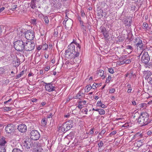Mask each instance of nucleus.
I'll return each mask as SVG.
<instances>
[{"mask_svg":"<svg viewBox=\"0 0 152 152\" xmlns=\"http://www.w3.org/2000/svg\"><path fill=\"white\" fill-rule=\"evenodd\" d=\"M0 152H6L5 148L0 147Z\"/></svg>","mask_w":152,"mask_h":152,"instance_id":"79ce46f5","label":"nucleus"},{"mask_svg":"<svg viewBox=\"0 0 152 152\" xmlns=\"http://www.w3.org/2000/svg\"><path fill=\"white\" fill-rule=\"evenodd\" d=\"M93 129H91L89 131V133L91 134H93L94 133V132L93 131Z\"/></svg>","mask_w":152,"mask_h":152,"instance_id":"6e6d98bb","label":"nucleus"},{"mask_svg":"<svg viewBox=\"0 0 152 152\" xmlns=\"http://www.w3.org/2000/svg\"><path fill=\"white\" fill-rule=\"evenodd\" d=\"M77 48V51L75 50V45L72 43H70L68 46L67 49L65 51L66 57L68 58H75L78 57L79 55L80 50L79 48Z\"/></svg>","mask_w":152,"mask_h":152,"instance_id":"f257e3e1","label":"nucleus"},{"mask_svg":"<svg viewBox=\"0 0 152 152\" xmlns=\"http://www.w3.org/2000/svg\"><path fill=\"white\" fill-rule=\"evenodd\" d=\"M104 143L102 141H100L99 143L98 144V146L99 148H101L103 146Z\"/></svg>","mask_w":152,"mask_h":152,"instance_id":"e433bc0d","label":"nucleus"},{"mask_svg":"<svg viewBox=\"0 0 152 152\" xmlns=\"http://www.w3.org/2000/svg\"><path fill=\"white\" fill-rule=\"evenodd\" d=\"M73 126V121L70 120L64 123L62 126H59L58 128V131L63 133L71 129Z\"/></svg>","mask_w":152,"mask_h":152,"instance_id":"39448f33","label":"nucleus"},{"mask_svg":"<svg viewBox=\"0 0 152 152\" xmlns=\"http://www.w3.org/2000/svg\"><path fill=\"white\" fill-rule=\"evenodd\" d=\"M101 29V32L102 33L104 38L106 39H108L109 36L108 31L104 27H102Z\"/></svg>","mask_w":152,"mask_h":152,"instance_id":"a211bd4d","label":"nucleus"},{"mask_svg":"<svg viewBox=\"0 0 152 152\" xmlns=\"http://www.w3.org/2000/svg\"><path fill=\"white\" fill-rule=\"evenodd\" d=\"M143 140H140L137 141L135 144L136 145V146L139 147H141L143 145Z\"/></svg>","mask_w":152,"mask_h":152,"instance_id":"393cba45","label":"nucleus"},{"mask_svg":"<svg viewBox=\"0 0 152 152\" xmlns=\"http://www.w3.org/2000/svg\"><path fill=\"white\" fill-rule=\"evenodd\" d=\"M149 83L151 85L152 87V77H151L149 78Z\"/></svg>","mask_w":152,"mask_h":152,"instance_id":"864d4df0","label":"nucleus"},{"mask_svg":"<svg viewBox=\"0 0 152 152\" xmlns=\"http://www.w3.org/2000/svg\"><path fill=\"white\" fill-rule=\"evenodd\" d=\"M134 42L135 43V47L137 49L138 48H139L140 49H143V44L141 38L138 37H135L134 39Z\"/></svg>","mask_w":152,"mask_h":152,"instance_id":"0eeeda50","label":"nucleus"},{"mask_svg":"<svg viewBox=\"0 0 152 152\" xmlns=\"http://www.w3.org/2000/svg\"><path fill=\"white\" fill-rule=\"evenodd\" d=\"M18 129L21 133H24L27 130V126L24 124H21L18 126Z\"/></svg>","mask_w":152,"mask_h":152,"instance_id":"2eb2a0df","label":"nucleus"},{"mask_svg":"<svg viewBox=\"0 0 152 152\" xmlns=\"http://www.w3.org/2000/svg\"><path fill=\"white\" fill-rule=\"evenodd\" d=\"M63 23L64 25H65V26L66 27L71 28L73 24V21L70 19L66 20H64L63 21Z\"/></svg>","mask_w":152,"mask_h":152,"instance_id":"4468645a","label":"nucleus"},{"mask_svg":"<svg viewBox=\"0 0 152 152\" xmlns=\"http://www.w3.org/2000/svg\"><path fill=\"white\" fill-rule=\"evenodd\" d=\"M53 116V115L52 113H51L47 115V118H52Z\"/></svg>","mask_w":152,"mask_h":152,"instance_id":"4d7b16f0","label":"nucleus"},{"mask_svg":"<svg viewBox=\"0 0 152 152\" xmlns=\"http://www.w3.org/2000/svg\"><path fill=\"white\" fill-rule=\"evenodd\" d=\"M132 90V89L131 88H129L127 91V93H131V91Z\"/></svg>","mask_w":152,"mask_h":152,"instance_id":"0e129e2a","label":"nucleus"},{"mask_svg":"<svg viewBox=\"0 0 152 152\" xmlns=\"http://www.w3.org/2000/svg\"><path fill=\"white\" fill-rule=\"evenodd\" d=\"M42 46V49L43 50H46L48 48V45L46 44H44Z\"/></svg>","mask_w":152,"mask_h":152,"instance_id":"72a5a7b5","label":"nucleus"},{"mask_svg":"<svg viewBox=\"0 0 152 152\" xmlns=\"http://www.w3.org/2000/svg\"><path fill=\"white\" fill-rule=\"evenodd\" d=\"M81 27V28L83 30L86 31L85 27H84V26L83 25V22H80Z\"/></svg>","mask_w":152,"mask_h":152,"instance_id":"49530a36","label":"nucleus"},{"mask_svg":"<svg viewBox=\"0 0 152 152\" xmlns=\"http://www.w3.org/2000/svg\"><path fill=\"white\" fill-rule=\"evenodd\" d=\"M1 45H0V49L1 50H4L8 46V42L4 40H1Z\"/></svg>","mask_w":152,"mask_h":152,"instance_id":"6ab92c4d","label":"nucleus"},{"mask_svg":"<svg viewBox=\"0 0 152 152\" xmlns=\"http://www.w3.org/2000/svg\"><path fill=\"white\" fill-rule=\"evenodd\" d=\"M143 26L144 27L147 28L148 26V24L145 23H144L143 24Z\"/></svg>","mask_w":152,"mask_h":152,"instance_id":"5fc2aeb1","label":"nucleus"},{"mask_svg":"<svg viewBox=\"0 0 152 152\" xmlns=\"http://www.w3.org/2000/svg\"><path fill=\"white\" fill-rule=\"evenodd\" d=\"M131 22V19L130 18H126L125 19L124 24L126 26H130Z\"/></svg>","mask_w":152,"mask_h":152,"instance_id":"5701e85b","label":"nucleus"},{"mask_svg":"<svg viewBox=\"0 0 152 152\" xmlns=\"http://www.w3.org/2000/svg\"><path fill=\"white\" fill-rule=\"evenodd\" d=\"M76 97L77 98L81 99H82L85 98V94L83 92L82 90H80L77 94Z\"/></svg>","mask_w":152,"mask_h":152,"instance_id":"aec40b11","label":"nucleus"},{"mask_svg":"<svg viewBox=\"0 0 152 152\" xmlns=\"http://www.w3.org/2000/svg\"><path fill=\"white\" fill-rule=\"evenodd\" d=\"M50 69V67L49 66H47L45 68V70L46 71H48Z\"/></svg>","mask_w":152,"mask_h":152,"instance_id":"680f3d73","label":"nucleus"},{"mask_svg":"<svg viewBox=\"0 0 152 152\" xmlns=\"http://www.w3.org/2000/svg\"><path fill=\"white\" fill-rule=\"evenodd\" d=\"M4 110L5 111H10L12 110V108L9 107H5L4 108Z\"/></svg>","mask_w":152,"mask_h":152,"instance_id":"f704fd0d","label":"nucleus"},{"mask_svg":"<svg viewBox=\"0 0 152 152\" xmlns=\"http://www.w3.org/2000/svg\"><path fill=\"white\" fill-rule=\"evenodd\" d=\"M142 136L143 134L142 133H140L139 132L137 133L135 135V137H139V138L142 137Z\"/></svg>","mask_w":152,"mask_h":152,"instance_id":"c9c22d12","label":"nucleus"},{"mask_svg":"<svg viewBox=\"0 0 152 152\" xmlns=\"http://www.w3.org/2000/svg\"><path fill=\"white\" fill-rule=\"evenodd\" d=\"M35 46V44L34 43L28 41L26 39L24 49L26 50L30 51L33 50L34 49Z\"/></svg>","mask_w":152,"mask_h":152,"instance_id":"423d86ee","label":"nucleus"},{"mask_svg":"<svg viewBox=\"0 0 152 152\" xmlns=\"http://www.w3.org/2000/svg\"><path fill=\"white\" fill-rule=\"evenodd\" d=\"M97 74L100 76L102 77V79H104L105 77V75L104 74V71L101 69L97 71Z\"/></svg>","mask_w":152,"mask_h":152,"instance_id":"4be33fe9","label":"nucleus"},{"mask_svg":"<svg viewBox=\"0 0 152 152\" xmlns=\"http://www.w3.org/2000/svg\"><path fill=\"white\" fill-rule=\"evenodd\" d=\"M109 72L110 73L113 74L114 73L113 69L112 68H109Z\"/></svg>","mask_w":152,"mask_h":152,"instance_id":"603ef678","label":"nucleus"},{"mask_svg":"<svg viewBox=\"0 0 152 152\" xmlns=\"http://www.w3.org/2000/svg\"><path fill=\"white\" fill-rule=\"evenodd\" d=\"M102 104V102L101 101H98L96 104V106L100 107V105H101Z\"/></svg>","mask_w":152,"mask_h":152,"instance_id":"09e8293b","label":"nucleus"},{"mask_svg":"<svg viewBox=\"0 0 152 152\" xmlns=\"http://www.w3.org/2000/svg\"><path fill=\"white\" fill-rule=\"evenodd\" d=\"M25 38L27 40H33L34 37V32L32 31L28 30L25 33Z\"/></svg>","mask_w":152,"mask_h":152,"instance_id":"1a4fd4ad","label":"nucleus"},{"mask_svg":"<svg viewBox=\"0 0 152 152\" xmlns=\"http://www.w3.org/2000/svg\"><path fill=\"white\" fill-rule=\"evenodd\" d=\"M111 79V77L109 76L107 77L106 79V82L107 83H109L110 82V80Z\"/></svg>","mask_w":152,"mask_h":152,"instance_id":"de8ad7c7","label":"nucleus"},{"mask_svg":"<svg viewBox=\"0 0 152 152\" xmlns=\"http://www.w3.org/2000/svg\"><path fill=\"white\" fill-rule=\"evenodd\" d=\"M45 88L46 91L51 92L53 91H55L56 89V87L53 86L52 83H45Z\"/></svg>","mask_w":152,"mask_h":152,"instance_id":"ddd939ff","label":"nucleus"},{"mask_svg":"<svg viewBox=\"0 0 152 152\" xmlns=\"http://www.w3.org/2000/svg\"><path fill=\"white\" fill-rule=\"evenodd\" d=\"M152 133V132L150 130L148 131L147 132V134L148 135H150Z\"/></svg>","mask_w":152,"mask_h":152,"instance_id":"e2e57ef3","label":"nucleus"},{"mask_svg":"<svg viewBox=\"0 0 152 152\" xmlns=\"http://www.w3.org/2000/svg\"><path fill=\"white\" fill-rule=\"evenodd\" d=\"M150 57L148 54V53L145 51L143 53L141 58L142 61L145 64L147 63L150 60Z\"/></svg>","mask_w":152,"mask_h":152,"instance_id":"f8f14e48","label":"nucleus"},{"mask_svg":"<svg viewBox=\"0 0 152 152\" xmlns=\"http://www.w3.org/2000/svg\"><path fill=\"white\" fill-rule=\"evenodd\" d=\"M30 7L32 9V12L34 13L36 15H40V12L39 11L37 8H41L40 5L39 4V1L37 0H32L31 2L29 4Z\"/></svg>","mask_w":152,"mask_h":152,"instance_id":"20e7f679","label":"nucleus"},{"mask_svg":"<svg viewBox=\"0 0 152 152\" xmlns=\"http://www.w3.org/2000/svg\"><path fill=\"white\" fill-rule=\"evenodd\" d=\"M115 91V89L114 88H112L110 90V93H113Z\"/></svg>","mask_w":152,"mask_h":152,"instance_id":"052dcab7","label":"nucleus"},{"mask_svg":"<svg viewBox=\"0 0 152 152\" xmlns=\"http://www.w3.org/2000/svg\"><path fill=\"white\" fill-rule=\"evenodd\" d=\"M47 122L46 121L45 118H43L41 121L42 125V126H45L47 124Z\"/></svg>","mask_w":152,"mask_h":152,"instance_id":"7c9ffc66","label":"nucleus"},{"mask_svg":"<svg viewBox=\"0 0 152 152\" xmlns=\"http://www.w3.org/2000/svg\"><path fill=\"white\" fill-rule=\"evenodd\" d=\"M12 152H22V151L18 148H14Z\"/></svg>","mask_w":152,"mask_h":152,"instance_id":"4c0bfd02","label":"nucleus"},{"mask_svg":"<svg viewBox=\"0 0 152 152\" xmlns=\"http://www.w3.org/2000/svg\"><path fill=\"white\" fill-rule=\"evenodd\" d=\"M149 114L146 112H142L138 117V121L142 126H145L151 122V120L149 119Z\"/></svg>","mask_w":152,"mask_h":152,"instance_id":"f03ea898","label":"nucleus"},{"mask_svg":"<svg viewBox=\"0 0 152 152\" xmlns=\"http://www.w3.org/2000/svg\"><path fill=\"white\" fill-rule=\"evenodd\" d=\"M147 104L148 105L152 104V100H151L149 102H148Z\"/></svg>","mask_w":152,"mask_h":152,"instance_id":"774afa93","label":"nucleus"},{"mask_svg":"<svg viewBox=\"0 0 152 152\" xmlns=\"http://www.w3.org/2000/svg\"><path fill=\"white\" fill-rule=\"evenodd\" d=\"M99 114L100 115H104L105 114V111L104 109H100L99 110Z\"/></svg>","mask_w":152,"mask_h":152,"instance_id":"2f4dec72","label":"nucleus"},{"mask_svg":"<svg viewBox=\"0 0 152 152\" xmlns=\"http://www.w3.org/2000/svg\"><path fill=\"white\" fill-rule=\"evenodd\" d=\"M126 48L127 49H129L131 50H133V48L132 47L131 45H127L126 47Z\"/></svg>","mask_w":152,"mask_h":152,"instance_id":"37998d69","label":"nucleus"},{"mask_svg":"<svg viewBox=\"0 0 152 152\" xmlns=\"http://www.w3.org/2000/svg\"><path fill=\"white\" fill-rule=\"evenodd\" d=\"M146 75V77L145 79H148L149 78L150 76L151 75V73L149 71H147L145 73Z\"/></svg>","mask_w":152,"mask_h":152,"instance_id":"cd10ccee","label":"nucleus"},{"mask_svg":"<svg viewBox=\"0 0 152 152\" xmlns=\"http://www.w3.org/2000/svg\"><path fill=\"white\" fill-rule=\"evenodd\" d=\"M17 5L15 4H13L12 5L11 8L9 9V10H10L14 11L17 8Z\"/></svg>","mask_w":152,"mask_h":152,"instance_id":"a878e982","label":"nucleus"},{"mask_svg":"<svg viewBox=\"0 0 152 152\" xmlns=\"http://www.w3.org/2000/svg\"><path fill=\"white\" fill-rule=\"evenodd\" d=\"M124 63L126 64H129L131 62V61L129 59L125 60H124Z\"/></svg>","mask_w":152,"mask_h":152,"instance_id":"8fccbe9b","label":"nucleus"},{"mask_svg":"<svg viewBox=\"0 0 152 152\" xmlns=\"http://www.w3.org/2000/svg\"><path fill=\"white\" fill-rule=\"evenodd\" d=\"M71 43H72L74 45L75 44L77 47V48H79V50H80L81 48L80 46V45L78 43H77V42H76L75 40L74 39H73V42H71Z\"/></svg>","mask_w":152,"mask_h":152,"instance_id":"bb28decb","label":"nucleus"},{"mask_svg":"<svg viewBox=\"0 0 152 152\" xmlns=\"http://www.w3.org/2000/svg\"><path fill=\"white\" fill-rule=\"evenodd\" d=\"M52 4L56 8H59L61 6V3L59 0H53Z\"/></svg>","mask_w":152,"mask_h":152,"instance_id":"f3484780","label":"nucleus"},{"mask_svg":"<svg viewBox=\"0 0 152 152\" xmlns=\"http://www.w3.org/2000/svg\"><path fill=\"white\" fill-rule=\"evenodd\" d=\"M100 107L102 108H105L107 107V106L105 105L104 104H102L101 105H100Z\"/></svg>","mask_w":152,"mask_h":152,"instance_id":"13d9d810","label":"nucleus"},{"mask_svg":"<svg viewBox=\"0 0 152 152\" xmlns=\"http://www.w3.org/2000/svg\"><path fill=\"white\" fill-rule=\"evenodd\" d=\"M33 75L34 74L33 73L31 72H30L28 74V77H30L31 76H33Z\"/></svg>","mask_w":152,"mask_h":152,"instance_id":"69168bd1","label":"nucleus"},{"mask_svg":"<svg viewBox=\"0 0 152 152\" xmlns=\"http://www.w3.org/2000/svg\"><path fill=\"white\" fill-rule=\"evenodd\" d=\"M31 139L34 140H37L40 137L39 133L36 130H32L30 133Z\"/></svg>","mask_w":152,"mask_h":152,"instance_id":"9d476101","label":"nucleus"},{"mask_svg":"<svg viewBox=\"0 0 152 152\" xmlns=\"http://www.w3.org/2000/svg\"><path fill=\"white\" fill-rule=\"evenodd\" d=\"M92 87L91 85H88L86 87L85 92H88L91 89Z\"/></svg>","mask_w":152,"mask_h":152,"instance_id":"c756f323","label":"nucleus"},{"mask_svg":"<svg viewBox=\"0 0 152 152\" xmlns=\"http://www.w3.org/2000/svg\"><path fill=\"white\" fill-rule=\"evenodd\" d=\"M146 105L145 103H142L140 104V108H145L146 106Z\"/></svg>","mask_w":152,"mask_h":152,"instance_id":"ea45409f","label":"nucleus"},{"mask_svg":"<svg viewBox=\"0 0 152 152\" xmlns=\"http://www.w3.org/2000/svg\"><path fill=\"white\" fill-rule=\"evenodd\" d=\"M15 129V126L12 124H8L5 128L6 132L8 134H11L14 132Z\"/></svg>","mask_w":152,"mask_h":152,"instance_id":"9b49d317","label":"nucleus"},{"mask_svg":"<svg viewBox=\"0 0 152 152\" xmlns=\"http://www.w3.org/2000/svg\"><path fill=\"white\" fill-rule=\"evenodd\" d=\"M40 16V17H41L42 16H43L44 20L46 24H48V23L49 20L48 17L43 15L41 12L40 13V15L39 16V17Z\"/></svg>","mask_w":152,"mask_h":152,"instance_id":"b1692460","label":"nucleus"},{"mask_svg":"<svg viewBox=\"0 0 152 152\" xmlns=\"http://www.w3.org/2000/svg\"><path fill=\"white\" fill-rule=\"evenodd\" d=\"M98 85V84L96 83H94L92 86H91L92 88L93 89H95L97 88L96 87V86Z\"/></svg>","mask_w":152,"mask_h":152,"instance_id":"3c124183","label":"nucleus"},{"mask_svg":"<svg viewBox=\"0 0 152 152\" xmlns=\"http://www.w3.org/2000/svg\"><path fill=\"white\" fill-rule=\"evenodd\" d=\"M5 72L4 69L1 67L0 68V75L4 74Z\"/></svg>","mask_w":152,"mask_h":152,"instance_id":"a19ab883","label":"nucleus"},{"mask_svg":"<svg viewBox=\"0 0 152 152\" xmlns=\"http://www.w3.org/2000/svg\"><path fill=\"white\" fill-rule=\"evenodd\" d=\"M42 45L39 46L38 47H37V49L38 50H40L42 49Z\"/></svg>","mask_w":152,"mask_h":152,"instance_id":"338daca9","label":"nucleus"},{"mask_svg":"<svg viewBox=\"0 0 152 152\" xmlns=\"http://www.w3.org/2000/svg\"><path fill=\"white\" fill-rule=\"evenodd\" d=\"M31 23L33 25H36L37 24V20L34 18H33L30 20Z\"/></svg>","mask_w":152,"mask_h":152,"instance_id":"c85d7f7f","label":"nucleus"},{"mask_svg":"<svg viewBox=\"0 0 152 152\" xmlns=\"http://www.w3.org/2000/svg\"><path fill=\"white\" fill-rule=\"evenodd\" d=\"M24 71L23 70L22 71L20 74L18 75L16 79H18L20 78V77H21L24 74Z\"/></svg>","mask_w":152,"mask_h":152,"instance_id":"473e14b6","label":"nucleus"},{"mask_svg":"<svg viewBox=\"0 0 152 152\" xmlns=\"http://www.w3.org/2000/svg\"><path fill=\"white\" fill-rule=\"evenodd\" d=\"M77 107L80 109H81L82 108L84 107V106H83V104H79L77 106Z\"/></svg>","mask_w":152,"mask_h":152,"instance_id":"bf43d9fd","label":"nucleus"},{"mask_svg":"<svg viewBox=\"0 0 152 152\" xmlns=\"http://www.w3.org/2000/svg\"><path fill=\"white\" fill-rule=\"evenodd\" d=\"M7 144L5 138L4 137H0V147L6 148Z\"/></svg>","mask_w":152,"mask_h":152,"instance_id":"dca6fc26","label":"nucleus"},{"mask_svg":"<svg viewBox=\"0 0 152 152\" xmlns=\"http://www.w3.org/2000/svg\"><path fill=\"white\" fill-rule=\"evenodd\" d=\"M116 133V132L115 131H114L112 132H111L109 136L110 137H112L113 135H115Z\"/></svg>","mask_w":152,"mask_h":152,"instance_id":"a18cd8bd","label":"nucleus"},{"mask_svg":"<svg viewBox=\"0 0 152 152\" xmlns=\"http://www.w3.org/2000/svg\"><path fill=\"white\" fill-rule=\"evenodd\" d=\"M26 42V39L25 38H21L19 39L14 43L15 49L17 51H23L24 49V44Z\"/></svg>","mask_w":152,"mask_h":152,"instance_id":"7ed1b4c3","label":"nucleus"},{"mask_svg":"<svg viewBox=\"0 0 152 152\" xmlns=\"http://www.w3.org/2000/svg\"><path fill=\"white\" fill-rule=\"evenodd\" d=\"M88 111V109H83L82 110L81 112L83 113H85L86 114H87Z\"/></svg>","mask_w":152,"mask_h":152,"instance_id":"58836bf2","label":"nucleus"},{"mask_svg":"<svg viewBox=\"0 0 152 152\" xmlns=\"http://www.w3.org/2000/svg\"><path fill=\"white\" fill-rule=\"evenodd\" d=\"M40 34L42 36H44L46 35V33L44 30H42L40 32Z\"/></svg>","mask_w":152,"mask_h":152,"instance_id":"c03bdc74","label":"nucleus"},{"mask_svg":"<svg viewBox=\"0 0 152 152\" xmlns=\"http://www.w3.org/2000/svg\"><path fill=\"white\" fill-rule=\"evenodd\" d=\"M33 149L35 150V151L37 152H41L43 150L42 148L38 144L37 142L36 145H34Z\"/></svg>","mask_w":152,"mask_h":152,"instance_id":"412c9836","label":"nucleus"},{"mask_svg":"<svg viewBox=\"0 0 152 152\" xmlns=\"http://www.w3.org/2000/svg\"><path fill=\"white\" fill-rule=\"evenodd\" d=\"M37 142H31L29 141H25L23 143V146L27 149L32 148L33 149L34 145H36Z\"/></svg>","mask_w":152,"mask_h":152,"instance_id":"6e6552de","label":"nucleus"}]
</instances>
